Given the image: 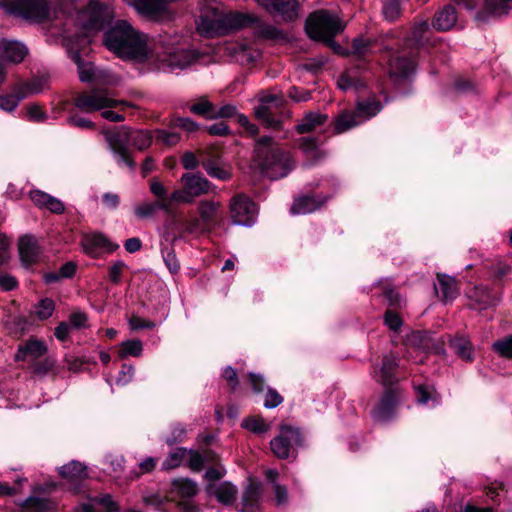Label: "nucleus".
<instances>
[{"instance_id":"obj_1","label":"nucleus","mask_w":512,"mask_h":512,"mask_svg":"<svg viewBox=\"0 0 512 512\" xmlns=\"http://www.w3.org/2000/svg\"><path fill=\"white\" fill-rule=\"evenodd\" d=\"M104 44L124 60L142 62L150 54L148 36L136 30L128 21L118 20L105 33Z\"/></svg>"},{"instance_id":"obj_2","label":"nucleus","mask_w":512,"mask_h":512,"mask_svg":"<svg viewBox=\"0 0 512 512\" xmlns=\"http://www.w3.org/2000/svg\"><path fill=\"white\" fill-rule=\"evenodd\" d=\"M253 21H257L256 16L235 11L225 12L216 3H209L201 8L197 30L206 37H213L246 27Z\"/></svg>"},{"instance_id":"obj_3","label":"nucleus","mask_w":512,"mask_h":512,"mask_svg":"<svg viewBox=\"0 0 512 512\" xmlns=\"http://www.w3.org/2000/svg\"><path fill=\"white\" fill-rule=\"evenodd\" d=\"M254 162L271 179L285 177L293 168L289 154L283 152L269 137L257 141Z\"/></svg>"},{"instance_id":"obj_4","label":"nucleus","mask_w":512,"mask_h":512,"mask_svg":"<svg viewBox=\"0 0 512 512\" xmlns=\"http://www.w3.org/2000/svg\"><path fill=\"white\" fill-rule=\"evenodd\" d=\"M305 28L310 38L326 43L337 52L341 48L333 38L344 30L345 23L336 14L317 10L309 15Z\"/></svg>"},{"instance_id":"obj_5","label":"nucleus","mask_w":512,"mask_h":512,"mask_svg":"<svg viewBox=\"0 0 512 512\" xmlns=\"http://www.w3.org/2000/svg\"><path fill=\"white\" fill-rule=\"evenodd\" d=\"M6 13L32 21H43L50 17V8L45 0H4Z\"/></svg>"},{"instance_id":"obj_6","label":"nucleus","mask_w":512,"mask_h":512,"mask_svg":"<svg viewBox=\"0 0 512 512\" xmlns=\"http://www.w3.org/2000/svg\"><path fill=\"white\" fill-rule=\"evenodd\" d=\"M180 181L182 189L172 192L175 202L191 203L195 198L207 194L211 188V183L200 173H184Z\"/></svg>"},{"instance_id":"obj_7","label":"nucleus","mask_w":512,"mask_h":512,"mask_svg":"<svg viewBox=\"0 0 512 512\" xmlns=\"http://www.w3.org/2000/svg\"><path fill=\"white\" fill-rule=\"evenodd\" d=\"M302 436L297 427L281 425L279 434L270 441L272 453L279 459H287L296 447L302 445Z\"/></svg>"},{"instance_id":"obj_8","label":"nucleus","mask_w":512,"mask_h":512,"mask_svg":"<svg viewBox=\"0 0 512 512\" xmlns=\"http://www.w3.org/2000/svg\"><path fill=\"white\" fill-rule=\"evenodd\" d=\"M74 104L77 108L85 112H94L118 106H132L125 101L115 100L104 90H92L87 93H82L75 98Z\"/></svg>"},{"instance_id":"obj_9","label":"nucleus","mask_w":512,"mask_h":512,"mask_svg":"<svg viewBox=\"0 0 512 512\" xmlns=\"http://www.w3.org/2000/svg\"><path fill=\"white\" fill-rule=\"evenodd\" d=\"M130 129L126 126H122L115 131L106 133V140L109 148L117 157V161L123 162L130 169H134L135 163L132 160L128 146H130Z\"/></svg>"},{"instance_id":"obj_10","label":"nucleus","mask_w":512,"mask_h":512,"mask_svg":"<svg viewBox=\"0 0 512 512\" xmlns=\"http://www.w3.org/2000/svg\"><path fill=\"white\" fill-rule=\"evenodd\" d=\"M282 103V98L276 95L261 96L259 105L254 108L256 118L268 128L280 129L281 120L276 117V111Z\"/></svg>"},{"instance_id":"obj_11","label":"nucleus","mask_w":512,"mask_h":512,"mask_svg":"<svg viewBox=\"0 0 512 512\" xmlns=\"http://www.w3.org/2000/svg\"><path fill=\"white\" fill-rule=\"evenodd\" d=\"M112 17V9L97 0H91L80 15L83 27L88 30L101 29Z\"/></svg>"},{"instance_id":"obj_12","label":"nucleus","mask_w":512,"mask_h":512,"mask_svg":"<svg viewBox=\"0 0 512 512\" xmlns=\"http://www.w3.org/2000/svg\"><path fill=\"white\" fill-rule=\"evenodd\" d=\"M256 206L245 195L235 196L230 203V214L234 224L250 226L255 222Z\"/></svg>"},{"instance_id":"obj_13","label":"nucleus","mask_w":512,"mask_h":512,"mask_svg":"<svg viewBox=\"0 0 512 512\" xmlns=\"http://www.w3.org/2000/svg\"><path fill=\"white\" fill-rule=\"evenodd\" d=\"M268 12L280 16L284 21H293L299 16V0H256Z\"/></svg>"},{"instance_id":"obj_14","label":"nucleus","mask_w":512,"mask_h":512,"mask_svg":"<svg viewBox=\"0 0 512 512\" xmlns=\"http://www.w3.org/2000/svg\"><path fill=\"white\" fill-rule=\"evenodd\" d=\"M416 55L415 50H411L409 53L400 52L394 56L389 62V74L395 80L407 78L410 76L415 68L414 57Z\"/></svg>"},{"instance_id":"obj_15","label":"nucleus","mask_w":512,"mask_h":512,"mask_svg":"<svg viewBox=\"0 0 512 512\" xmlns=\"http://www.w3.org/2000/svg\"><path fill=\"white\" fill-rule=\"evenodd\" d=\"M198 59V54L194 50L179 49L164 56L161 60L160 68L173 72L176 69H184L193 64Z\"/></svg>"},{"instance_id":"obj_16","label":"nucleus","mask_w":512,"mask_h":512,"mask_svg":"<svg viewBox=\"0 0 512 512\" xmlns=\"http://www.w3.org/2000/svg\"><path fill=\"white\" fill-rule=\"evenodd\" d=\"M18 252L21 263L30 266L39 261L42 248L33 235H23L18 240Z\"/></svg>"},{"instance_id":"obj_17","label":"nucleus","mask_w":512,"mask_h":512,"mask_svg":"<svg viewBox=\"0 0 512 512\" xmlns=\"http://www.w3.org/2000/svg\"><path fill=\"white\" fill-rule=\"evenodd\" d=\"M81 247L88 255H93L99 250L113 252L119 248L100 232L86 233L81 238Z\"/></svg>"},{"instance_id":"obj_18","label":"nucleus","mask_w":512,"mask_h":512,"mask_svg":"<svg viewBox=\"0 0 512 512\" xmlns=\"http://www.w3.org/2000/svg\"><path fill=\"white\" fill-rule=\"evenodd\" d=\"M208 495L214 496L223 505H231L237 498L238 489L231 482L210 483L205 487Z\"/></svg>"},{"instance_id":"obj_19","label":"nucleus","mask_w":512,"mask_h":512,"mask_svg":"<svg viewBox=\"0 0 512 512\" xmlns=\"http://www.w3.org/2000/svg\"><path fill=\"white\" fill-rule=\"evenodd\" d=\"M398 367V358L390 353L383 357L382 364L374 368V378L384 386L393 385L396 382L395 371Z\"/></svg>"},{"instance_id":"obj_20","label":"nucleus","mask_w":512,"mask_h":512,"mask_svg":"<svg viewBox=\"0 0 512 512\" xmlns=\"http://www.w3.org/2000/svg\"><path fill=\"white\" fill-rule=\"evenodd\" d=\"M28 54L27 47L18 41L0 39V58L11 63H20Z\"/></svg>"},{"instance_id":"obj_21","label":"nucleus","mask_w":512,"mask_h":512,"mask_svg":"<svg viewBox=\"0 0 512 512\" xmlns=\"http://www.w3.org/2000/svg\"><path fill=\"white\" fill-rule=\"evenodd\" d=\"M467 297L470 299V306L475 309H487L498 303L499 299L493 296L489 289L483 285L472 287L467 292Z\"/></svg>"},{"instance_id":"obj_22","label":"nucleus","mask_w":512,"mask_h":512,"mask_svg":"<svg viewBox=\"0 0 512 512\" xmlns=\"http://www.w3.org/2000/svg\"><path fill=\"white\" fill-rule=\"evenodd\" d=\"M398 400V394L394 390H387L373 412V417L378 422L389 420L394 414V408Z\"/></svg>"},{"instance_id":"obj_23","label":"nucleus","mask_w":512,"mask_h":512,"mask_svg":"<svg viewBox=\"0 0 512 512\" xmlns=\"http://www.w3.org/2000/svg\"><path fill=\"white\" fill-rule=\"evenodd\" d=\"M262 487L259 483L250 481L245 487L241 499V512H254L260 507Z\"/></svg>"},{"instance_id":"obj_24","label":"nucleus","mask_w":512,"mask_h":512,"mask_svg":"<svg viewBox=\"0 0 512 512\" xmlns=\"http://www.w3.org/2000/svg\"><path fill=\"white\" fill-rule=\"evenodd\" d=\"M226 50L243 65L252 64L260 57V51L247 43L230 44Z\"/></svg>"},{"instance_id":"obj_25","label":"nucleus","mask_w":512,"mask_h":512,"mask_svg":"<svg viewBox=\"0 0 512 512\" xmlns=\"http://www.w3.org/2000/svg\"><path fill=\"white\" fill-rule=\"evenodd\" d=\"M198 491L199 488L195 481L189 478H177L172 481L169 494L175 495L181 500H189L196 496Z\"/></svg>"},{"instance_id":"obj_26","label":"nucleus","mask_w":512,"mask_h":512,"mask_svg":"<svg viewBox=\"0 0 512 512\" xmlns=\"http://www.w3.org/2000/svg\"><path fill=\"white\" fill-rule=\"evenodd\" d=\"M438 285L435 286L437 293H441V300L444 303L453 301L459 294L456 279L452 276L437 273Z\"/></svg>"},{"instance_id":"obj_27","label":"nucleus","mask_w":512,"mask_h":512,"mask_svg":"<svg viewBox=\"0 0 512 512\" xmlns=\"http://www.w3.org/2000/svg\"><path fill=\"white\" fill-rule=\"evenodd\" d=\"M47 353V346L42 340L31 338L24 344H21L15 355L17 361H23L27 357L39 358Z\"/></svg>"},{"instance_id":"obj_28","label":"nucleus","mask_w":512,"mask_h":512,"mask_svg":"<svg viewBox=\"0 0 512 512\" xmlns=\"http://www.w3.org/2000/svg\"><path fill=\"white\" fill-rule=\"evenodd\" d=\"M512 11V0H485L484 9L477 14L479 21H486L489 16H502Z\"/></svg>"},{"instance_id":"obj_29","label":"nucleus","mask_w":512,"mask_h":512,"mask_svg":"<svg viewBox=\"0 0 512 512\" xmlns=\"http://www.w3.org/2000/svg\"><path fill=\"white\" fill-rule=\"evenodd\" d=\"M149 188L150 192L156 198V202L160 204V209L169 212L175 200L172 199V193L170 195L168 194V188L157 177L150 179Z\"/></svg>"},{"instance_id":"obj_30","label":"nucleus","mask_w":512,"mask_h":512,"mask_svg":"<svg viewBox=\"0 0 512 512\" xmlns=\"http://www.w3.org/2000/svg\"><path fill=\"white\" fill-rule=\"evenodd\" d=\"M56 503L49 498L30 496L21 504L20 512H53Z\"/></svg>"},{"instance_id":"obj_31","label":"nucleus","mask_w":512,"mask_h":512,"mask_svg":"<svg viewBox=\"0 0 512 512\" xmlns=\"http://www.w3.org/2000/svg\"><path fill=\"white\" fill-rule=\"evenodd\" d=\"M457 21V15L454 7L447 5L438 11L433 19V27L438 31L450 30Z\"/></svg>"},{"instance_id":"obj_32","label":"nucleus","mask_w":512,"mask_h":512,"mask_svg":"<svg viewBox=\"0 0 512 512\" xmlns=\"http://www.w3.org/2000/svg\"><path fill=\"white\" fill-rule=\"evenodd\" d=\"M59 474L69 483L74 484L87 477V469L78 461H71L59 468Z\"/></svg>"},{"instance_id":"obj_33","label":"nucleus","mask_w":512,"mask_h":512,"mask_svg":"<svg viewBox=\"0 0 512 512\" xmlns=\"http://www.w3.org/2000/svg\"><path fill=\"white\" fill-rule=\"evenodd\" d=\"M326 121L327 115L318 112H309L298 123L296 131L300 134L311 133L323 126Z\"/></svg>"},{"instance_id":"obj_34","label":"nucleus","mask_w":512,"mask_h":512,"mask_svg":"<svg viewBox=\"0 0 512 512\" xmlns=\"http://www.w3.org/2000/svg\"><path fill=\"white\" fill-rule=\"evenodd\" d=\"M429 24L426 20L416 21L411 27L407 41L415 48L423 46L428 40Z\"/></svg>"},{"instance_id":"obj_35","label":"nucleus","mask_w":512,"mask_h":512,"mask_svg":"<svg viewBox=\"0 0 512 512\" xmlns=\"http://www.w3.org/2000/svg\"><path fill=\"white\" fill-rule=\"evenodd\" d=\"M381 110L382 105L378 100L375 98H368L357 102L355 113L359 119L364 122L365 120L377 115Z\"/></svg>"},{"instance_id":"obj_36","label":"nucleus","mask_w":512,"mask_h":512,"mask_svg":"<svg viewBox=\"0 0 512 512\" xmlns=\"http://www.w3.org/2000/svg\"><path fill=\"white\" fill-rule=\"evenodd\" d=\"M323 204V200L317 199L315 196H303L295 199L291 212L293 214H307L314 212Z\"/></svg>"},{"instance_id":"obj_37","label":"nucleus","mask_w":512,"mask_h":512,"mask_svg":"<svg viewBox=\"0 0 512 512\" xmlns=\"http://www.w3.org/2000/svg\"><path fill=\"white\" fill-rule=\"evenodd\" d=\"M252 24L256 25L257 34L265 39L274 40L277 42H284L288 40L287 35L280 29L261 22L258 18Z\"/></svg>"},{"instance_id":"obj_38","label":"nucleus","mask_w":512,"mask_h":512,"mask_svg":"<svg viewBox=\"0 0 512 512\" xmlns=\"http://www.w3.org/2000/svg\"><path fill=\"white\" fill-rule=\"evenodd\" d=\"M71 59L78 66L79 78L82 82H88L96 78L94 66L89 62H83L78 51H69Z\"/></svg>"},{"instance_id":"obj_39","label":"nucleus","mask_w":512,"mask_h":512,"mask_svg":"<svg viewBox=\"0 0 512 512\" xmlns=\"http://www.w3.org/2000/svg\"><path fill=\"white\" fill-rule=\"evenodd\" d=\"M102 505L106 511L114 512L118 510V505L109 494L91 499L90 503L82 504L76 508V512H94L93 504Z\"/></svg>"},{"instance_id":"obj_40","label":"nucleus","mask_w":512,"mask_h":512,"mask_svg":"<svg viewBox=\"0 0 512 512\" xmlns=\"http://www.w3.org/2000/svg\"><path fill=\"white\" fill-rule=\"evenodd\" d=\"M203 168L209 176L219 180H228L231 177V171L228 166L214 160H208L202 163Z\"/></svg>"},{"instance_id":"obj_41","label":"nucleus","mask_w":512,"mask_h":512,"mask_svg":"<svg viewBox=\"0 0 512 512\" xmlns=\"http://www.w3.org/2000/svg\"><path fill=\"white\" fill-rule=\"evenodd\" d=\"M362 121L359 119L357 114L350 111L341 113L335 121V131L337 133H344L347 130L361 124Z\"/></svg>"},{"instance_id":"obj_42","label":"nucleus","mask_w":512,"mask_h":512,"mask_svg":"<svg viewBox=\"0 0 512 512\" xmlns=\"http://www.w3.org/2000/svg\"><path fill=\"white\" fill-rule=\"evenodd\" d=\"M450 345L454 349L455 353L463 360L472 361L473 347L468 339L464 337H457L450 341Z\"/></svg>"},{"instance_id":"obj_43","label":"nucleus","mask_w":512,"mask_h":512,"mask_svg":"<svg viewBox=\"0 0 512 512\" xmlns=\"http://www.w3.org/2000/svg\"><path fill=\"white\" fill-rule=\"evenodd\" d=\"M220 206V203L215 201L204 200L199 202L197 210L201 221L204 223H210L213 221Z\"/></svg>"},{"instance_id":"obj_44","label":"nucleus","mask_w":512,"mask_h":512,"mask_svg":"<svg viewBox=\"0 0 512 512\" xmlns=\"http://www.w3.org/2000/svg\"><path fill=\"white\" fill-rule=\"evenodd\" d=\"M172 501H174V498H170L167 495H160L159 493H151L143 497L145 505L160 512H168L167 505Z\"/></svg>"},{"instance_id":"obj_45","label":"nucleus","mask_w":512,"mask_h":512,"mask_svg":"<svg viewBox=\"0 0 512 512\" xmlns=\"http://www.w3.org/2000/svg\"><path fill=\"white\" fill-rule=\"evenodd\" d=\"M130 146L135 147L138 150H144L148 148L152 143V136L143 130H131L130 129Z\"/></svg>"},{"instance_id":"obj_46","label":"nucleus","mask_w":512,"mask_h":512,"mask_svg":"<svg viewBox=\"0 0 512 512\" xmlns=\"http://www.w3.org/2000/svg\"><path fill=\"white\" fill-rule=\"evenodd\" d=\"M242 426L253 433H265L270 425L260 416H251L243 420Z\"/></svg>"},{"instance_id":"obj_47","label":"nucleus","mask_w":512,"mask_h":512,"mask_svg":"<svg viewBox=\"0 0 512 512\" xmlns=\"http://www.w3.org/2000/svg\"><path fill=\"white\" fill-rule=\"evenodd\" d=\"M143 350L142 342L138 339L127 340L121 344L119 356L125 358L128 356L138 357Z\"/></svg>"},{"instance_id":"obj_48","label":"nucleus","mask_w":512,"mask_h":512,"mask_svg":"<svg viewBox=\"0 0 512 512\" xmlns=\"http://www.w3.org/2000/svg\"><path fill=\"white\" fill-rule=\"evenodd\" d=\"M160 209V204L157 202H144L137 205L134 209V213L139 219H146L153 217Z\"/></svg>"},{"instance_id":"obj_49","label":"nucleus","mask_w":512,"mask_h":512,"mask_svg":"<svg viewBox=\"0 0 512 512\" xmlns=\"http://www.w3.org/2000/svg\"><path fill=\"white\" fill-rule=\"evenodd\" d=\"M54 308V301L45 298L34 307V314L39 320H46L53 314Z\"/></svg>"},{"instance_id":"obj_50","label":"nucleus","mask_w":512,"mask_h":512,"mask_svg":"<svg viewBox=\"0 0 512 512\" xmlns=\"http://www.w3.org/2000/svg\"><path fill=\"white\" fill-rule=\"evenodd\" d=\"M186 450L184 448H177L171 452L162 463V469L172 470L179 467L185 457Z\"/></svg>"},{"instance_id":"obj_51","label":"nucleus","mask_w":512,"mask_h":512,"mask_svg":"<svg viewBox=\"0 0 512 512\" xmlns=\"http://www.w3.org/2000/svg\"><path fill=\"white\" fill-rule=\"evenodd\" d=\"M400 0H385L383 3V15L389 21L395 20L400 15Z\"/></svg>"},{"instance_id":"obj_52","label":"nucleus","mask_w":512,"mask_h":512,"mask_svg":"<svg viewBox=\"0 0 512 512\" xmlns=\"http://www.w3.org/2000/svg\"><path fill=\"white\" fill-rule=\"evenodd\" d=\"M155 139L156 141L171 147L179 143L180 135L175 132H169L166 130H157L155 132Z\"/></svg>"},{"instance_id":"obj_53","label":"nucleus","mask_w":512,"mask_h":512,"mask_svg":"<svg viewBox=\"0 0 512 512\" xmlns=\"http://www.w3.org/2000/svg\"><path fill=\"white\" fill-rule=\"evenodd\" d=\"M30 198L35 205L46 209L49 208L50 202L55 199V197L40 190L31 191Z\"/></svg>"},{"instance_id":"obj_54","label":"nucleus","mask_w":512,"mask_h":512,"mask_svg":"<svg viewBox=\"0 0 512 512\" xmlns=\"http://www.w3.org/2000/svg\"><path fill=\"white\" fill-rule=\"evenodd\" d=\"M162 255L169 271L173 274L177 273L179 271L180 265L174 251L170 248H165L162 250Z\"/></svg>"},{"instance_id":"obj_55","label":"nucleus","mask_w":512,"mask_h":512,"mask_svg":"<svg viewBox=\"0 0 512 512\" xmlns=\"http://www.w3.org/2000/svg\"><path fill=\"white\" fill-rule=\"evenodd\" d=\"M190 111L194 114L208 116L211 118V115L214 113V106L208 100H201L200 102L193 104L190 107Z\"/></svg>"},{"instance_id":"obj_56","label":"nucleus","mask_w":512,"mask_h":512,"mask_svg":"<svg viewBox=\"0 0 512 512\" xmlns=\"http://www.w3.org/2000/svg\"><path fill=\"white\" fill-rule=\"evenodd\" d=\"M282 402V396L276 390L268 388L267 393L265 395L264 407L272 409L280 405Z\"/></svg>"},{"instance_id":"obj_57","label":"nucleus","mask_w":512,"mask_h":512,"mask_svg":"<svg viewBox=\"0 0 512 512\" xmlns=\"http://www.w3.org/2000/svg\"><path fill=\"white\" fill-rule=\"evenodd\" d=\"M172 125L187 132L198 130V124L189 118L177 117L172 119Z\"/></svg>"},{"instance_id":"obj_58","label":"nucleus","mask_w":512,"mask_h":512,"mask_svg":"<svg viewBox=\"0 0 512 512\" xmlns=\"http://www.w3.org/2000/svg\"><path fill=\"white\" fill-rule=\"evenodd\" d=\"M493 347L501 356L512 358V336L495 342Z\"/></svg>"},{"instance_id":"obj_59","label":"nucleus","mask_w":512,"mask_h":512,"mask_svg":"<svg viewBox=\"0 0 512 512\" xmlns=\"http://www.w3.org/2000/svg\"><path fill=\"white\" fill-rule=\"evenodd\" d=\"M126 267L125 263L121 260L116 261L109 268V279L111 282L118 284L121 281V275Z\"/></svg>"},{"instance_id":"obj_60","label":"nucleus","mask_w":512,"mask_h":512,"mask_svg":"<svg viewBox=\"0 0 512 512\" xmlns=\"http://www.w3.org/2000/svg\"><path fill=\"white\" fill-rule=\"evenodd\" d=\"M27 116L30 121L41 122L46 119L43 109L37 104H31L27 107Z\"/></svg>"},{"instance_id":"obj_61","label":"nucleus","mask_w":512,"mask_h":512,"mask_svg":"<svg viewBox=\"0 0 512 512\" xmlns=\"http://www.w3.org/2000/svg\"><path fill=\"white\" fill-rule=\"evenodd\" d=\"M20 102V98L9 95V96H0V109L6 112H12L18 106Z\"/></svg>"},{"instance_id":"obj_62","label":"nucleus","mask_w":512,"mask_h":512,"mask_svg":"<svg viewBox=\"0 0 512 512\" xmlns=\"http://www.w3.org/2000/svg\"><path fill=\"white\" fill-rule=\"evenodd\" d=\"M417 398L420 403L427 404L430 400L436 401L437 394L434 390H430L424 386H419L417 389Z\"/></svg>"},{"instance_id":"obj_63","label":"nucleus","mask_w":512,"mask_h":512,"mask_svg":"<svg viewBox=\"0 0 512 512\" xmlns=\"http://www.w3.org/2000/svg\"><path fill=\"white\" fill-rule=\"evenodd\" d=\"M135 374V368L131 365H123L122 369L117 377V383L121 385H125L129 383Z\"/></svg>"},{"instance_id":"obj_64","label":"nucleus","mask_w":512,"mask_h":512,"mask_svg":"<svg viewBox=\"0 0 512 512\" xmlns=\"http://www.w3.org/2000/svg\"><path fill=\"white\" fill-rule=\"evenodd\" d=\"M237 109L234 105L226 104L220 107L218 110H214L211 118H230L236 115Z\"/></svg>"}]
</instances>
